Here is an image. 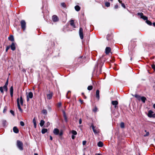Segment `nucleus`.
Returning <instances> with one entry per match:
<instances>
[{"label":"nucleus","mask_w":155,"mask_h":155,"mask_svg":"<svg viewBox=\"0 0 155 155\" xmlns=\"http://www.w3.org/2000/svg\"><path fill=\"white\" fill-rule=\"evenodd\" d=\"M17 146L18 149L21 150H23V143L22 142L19 140H18L17 141Z\"/></svg>","instance_id":"f257e3e1"},{"label":"nucleus","mask_w":155,"mask_h":155,"mask_svg":"<svg viewBox=\"0 0 155 155\" xmlns=\"http://www.w3.org/2000/svg\"><path fill=\"white\" fill-rule=\"evenodd\" d=\"M21 28L24 30L26 28V22L24 20H22L20 22Z\"/></svg>","instance_id":"f03ea898"},{"label":"nucleus","mask_w":155,"mask_h":155,"mask_svg":"<svg viewBox=\"0 0 155 155\" xmlns=\"http://www.w3.org/2000/svg\"><path fill=\"white\" fill-rule=\"evenodd\" d=\"M137 15L140 16V18L143 19L144 20H147L148 19V18L146 16L143 15V14L142 12H139L137 13Z\"/></svg>","instance_id":"7ed1b4c3"},{"label":"nucleus","mask_w":155,"mask_h":155,"mask_svg":"<svg viewBox=\"0 0 155 155\" xmlns=\"http://www.w3.org/2000/svg\"><path fill=\"white\" fill-rule=\"evenodd\" d=\"M79 35L80 38L81 39H82L84 38L83 29L82 28H80L79 30Z\"/></svg>","instance_id":"20e7f679"},{"label":"nucleus","mask_w":155,"mask_h":155,"mask_svg":"<svg viewBox=\"0 0 155 155\" xmlns=\"http://www.w3.org/2000/svg\"><path fill=\"white\" fill-rule=\"evenodd\" d=\"M33 97V94L32 92H29L27 94V101H29V98H32Z\"/></svg>","instance_id":"39448f33"},{"label":"nucleus","mask_w":155,"mask_h":155,"mask_svg":"<svg viewBox=\"0 0 155 155\" xmlns=\"http://www.w3.org/2000/svg\"><path fill=\"white\" fill-rule=\"evenodd\" d=\"M17 106H18V108L19 109V111L21 112H23V110H22L21 109V107H20V103H19V98H18L17 99Z\"/></svg>","instance_id":"423d86ee"},{"label":"nucleus","mask_w":155,"mask_h":155,"mask_svg":"<svg viewBox=\"0 0 155 155\" xmlns=\"http://www.w3.org/2000/svg\"><path fill=\"white\" fill-rule=\"evenodd\" d=\"M59 130L58 128H55L53 131L54 134L55 135H58L59 134Z\"/></svg>","instance_id":"0eeeda50"},{"label":"nucleus","mask_w":155,"mask_h":155,"mask_svg":"<svg viewBox=\"0 0 155 155\" xmlns=\"http://www.w3.org/2000/svg\"><path fill=\"white\" fill-rule=\"evenodd\" d=\"M52 18L53 21L54 22H56L58 21V17L56 15H53Z\"/></svg>","instance_id":"6e6552de"},{"label":"nucleus","mask_w":155,"mask_h":155,"mask_svg":"<svg viewBox=\"0 0 155 155\" xmlns=\"http://www.w3.org/2000/svg\"><path fill=\"white\" fill-rule=\"evenodd\" d=\"M91 127H92V129L93 130V131L95 134H97V133H98L97 131V130H96L95 129V127H94V126L93 125V124H92L91 125Z\"/></svg>","instance_id":"1a4fd4ad"},{"label":"nucleus","mask_w":155,"mask_h":155,"mask_svg":"<svg viewBox=\"0 0 155 155\" xmlns=\"http://www.w3.org/2000/svg\"><path fill=\"white\" fill-rule=\"evenodd\" d=\"M111 104L113 105L114 106L115 108H116L117 105L118 104V102L117 101H112L111 102Z\"/></svg>","instance_id":"9d476101"},{"label":"nucleus","mask_w":155,"mask_h":155,"mask_svg":"<svg viewBox=\"0 0 155 155\" xmlns=\"http://www.w3.org/2000/svg\"><path fill=\"white\" fill-rule=\"evenodd\" d=\"M111 51V48L109 47H107L105 49V53L106 54H108Z\"/></svg>","instance_id":"9b49d317"},{"label":"nucleus","mask_w":155,"mask_h":155,"mask_svg":"<svg viewBox=\"0 0 155 155\" xmlns=\"http://www.w3.org/2000/svg\"><path fill=\"white\" fill-rule=\"evenodd\" d=\"M10 47L12 51H14L15 49V44L14 42H12L11 45Z\"/></svg>","instance_id":"f8f14e48"},{"label":"nucleus","mask_w":155,"mask_h":155,"mask_svg":"<svg viewBox=\"0 0 155 155\" xmlns=\"http://www.w3.org/2000/svg\"><path fill=\"white\" fill-rule=\"evenodd\" d=\"M153 113V112L151 110H150L148 112V116L149 117H153V114H152Z\"/></svg>","instance_id":"ddd939ff"},{"label":"nucleus","mask_w":155,"mask_h":155,"mask_svg":"<svg viewBox=\"0 0 155 155\" xmlns=\"http://www.w3.org/2000/svg\"><path fill=\"white\" fill-rule=\"evenodd\" d=\"M13 132L16 134L18 133L19 132V130L16 127H14L13 128Z\"/></svg>","instance_id":"4468645a"},{"label":"nucleus","mask_w":155,"mask_h":155,"mask_svg":"<svg viewBox=\"0 0 155 155\" xmlns=\"http://www.w3.org/2000/svg\"><path fill=\"white\" fill-rule=\"evenodd\" d=\"M52 95H53L52 92L50 93L49 94H47V99L49 100L51 99L52 97Z\"/></svg>","instance_id":"2eb2a0df"},{"label":"nucleus","mask_w":155,"mask_h":155,"mask_svg":"<svg viewBox=\"0 0 155 155\" xmlns=\"http://www.w3.org/2000/svg\"><path fill=\"white\" fill-rule=\"evenodd\" d=\"M99 92L100 91L98 90H97L96 91V97L98 100H99L100 98Z\"/></svg>","instance_id":"dca6fc26"},{"label":"nucleus","mask_w":155,"mask_h":155,"mask_svg":"<svg viewBox=\"0 0 155 155\" xmlns=\"http://www.w3.org/2000/svg\"><path fill=\"white\" fill-rule=\"evenodd\" d=\"M13 86H12L10 88V95L12 97L13 96Z\"/></svg>","instance_id":"f3484780"},{"label":"nucleus","mask_w":155,"mask_h":155,"mask_svg":"<svg viewBox=\"0 0 155 155\" xmlns=\"http://www.w3.org/2000/svg\"><path fill=\"white\" fill-rule=\"evenodd\" d=\"M97 145L98 146V147H102L103 146V143H102V142L101 141H100L98 143Z\"/></svg>","instance_id":"a211bd4d"},{"label":"nucleus","mask_w":155,"mask_h":155,"mask_svg":"<svg viewBox=\"0 0 155 155\" xmlns=\"http://www.w3.org/2000/svg\"><path fill=\"white\" fill-rule=\"evenodd\" d=\"M2 124L4 127H6V121L5 120H2Z\"/></svg>","instance_id":"6ab92c4d"},{"label":"nucleus","mask_w":155,"mask_h":155,"mask_svg":"<svg viewBox=\"0 0 155 155\" xmlns=\"http://www.w3.org/2000/svg\"><path fill=\"white\" fill-rule=\"evenodd\" d=\"M74 8L75 10L77 12L79 11L80 10V7L78 5H76L75 6Z\"/></svg>","instance_id":"aec40b11"},{"label":"nucleus","mask_w":155,"mask_h":155,"mask_svg":"<svg viewBox=\"0 0 155 155\" xmlns=\"http://www.w3.org/2000/svg\"><path fill=\"white\" fill-rule=\"evenodd\" d=\"M8 39L12 41H14V38L13 35H10L9 37H8Z\"/></svg>","instance_id":"412c9836"},{"label":"nucleus","mask_w":155,"mask_h":155,"mask_svg":"<svg viewBox=\"0 0 155 155\" xmlns=\"http://www.w3.org/2000/svg\"><path fill=\"white\" fill-rule=\"evenodd\" d=\"M134 96L135 97L137 98L138 100H140V99H141V97L139 95L136 94H135Z\"/></svg>","instance_id":"4be33fe9"},{"label":"nucleus","mask_w":155,"mask_h":155,"mask_svg":"<svg viewBox=\"0 0 155 155\" xmlns=\"http://www.w3.org/2000/svg\"><path fill=\"white\" fill-rule=\"evenodd\" d=\"M146 98L144 97H142L141 98L140 100L143 103H145V101L146 100Z\"/></svg>","instance_id":"5701e85b"},{"label":"nucleus","mask_w":155,"mask_h":155,"mask_svg":"<svg viewBox=\"0 0 155 155\" xmlns=\"http://www.w3.org/2000/svg\"><path fill=\"white\" fill-rule=\"evenodd\" d=\"M45 121L43 120H41L40 123V125L41 127H42L45 124Z\"/></svg>","instance_id":"b1692460"},{"label":"nucleus","mask_w":155,"mask_h":155,"mask_svg":"<svg viewBox=\"0 0 155 155\" xmlns=\"http://www.w3.org/2000/svg\"><path fill=\"white\" fill-rule=\"evenodd\" d=\"M47 131V129L45 128H43L41 130V133L42 134H44Z\"/></svg>","instance_id":"393cba45"},{"label":"nucleus","mask_w":155,"mask_h":155,"mask_svg":"<svg viewBox=\"0 0 155 155\" xmlns=\"http://www.w3.org/2000/svg\"><path fill=\"white\" fill-rule=\"evenodd\" d=\"M70 25H71L74 28H75V25L74 24V21L73 20H72L71 21Z\"/></svg>","instance_id":"a878e982"},{"label":"nucleus","mask_w":155,"mask_h":155,"mask_svg":"<svg viewBox=\"0 0 155 155\" xmlns=\"http://www.w3.org/2000/svg\"><path fill=\"white\" fill-rule=\"evenodd\" d=\"M146 22L148 25H152V22L148 20V19L146 21Z\"/></svg>","instance_id":"bb28decb"},{"label":"nucleus","mask_w":155,"mask_h":155,"mask_svg":"<svg viewBox=\"0 0 155 155\" xmlns=\"http://www.w3.org/2000/svg\"><path fill=\"white\" fill-rule=\"evenodd\" d=\"M42 112L43 114L45 115H46L47 114V110L46 109L43 110Z\"/></svg>","instance_id":"cd10ccee"},{"label":"nucleus","mask_w":155,"mask_h":155,"mask_svg":"<svg viewBox=\"0 0 155 155\" xmlns=\"http://www.w3.org/2000/svg\"><path fill=\"white\" fill-rule=\"evenodd\" d=\"M20 102L21 105H23V100L22 97L21 96V97H20Z\"/></svg>","instance_id":"c85d7f7f"},{"label":"nucleus","mask_w":155,"mask_h":155,"mask_svg":"<svg viewBox=\"0 0 155 155\" xmlns=\"http://www.w3.org/2000/svg\"><path fill=\"white\" fill-rule=\"evenodd\" d=\"M120 127L121 128H124V123L122 122L120 123Z\"/></svg>","instance_id":"c756f323"},{"label":"nucleus","mask_w":155,"mask_h":155,"mask_svg":"<svg viewBox=\"0 0 155 155\" xmlns=\"http://www.w3.org/2000/svg\"><path fill=\"white\" fill-rule=\"evenodd\" d=\"M71 133L72 134H73V135H76L77 134V132L74 130H72V131Z\"/></svg>","instance_id":"7c9ffc66"},{"label":"nucleus","mask_w":155,"mask_h":155,"mask_svg":"<svg viewBox=\"0 0 155 155\" xmlns=\"http://www.w3.org/2000/svg\"><path fill=\"white\" fill-rule=\"evenodd\" d=\"M105 5L107 7H109L110 6V4L109 2H106L105 3Z\"/></svg>","instance_id":"2f4dec72"},{"label":"nucleus","mask_w":155,"mask_h":155,"mask_svg":"<svg viewBox=\"0 0 155 155\" xmlns=\"http://www.w3.org/2000/svg\"><path fill=\"white\" fill-rule=\"evenodd\" d=\"M93 86H89L87 87V90L89 91L91 90Z\"/></svg>","instance_id":"473e14b6"},{"label":"nucleus","mask_w":155,"mask_h":155,"mask_svg":"<svg viewBox=\"0 0 155 155\" xmlns=\"http://www.w3.org/2000/svg\"><path fill=\"white\" fill-rule=\"evenodd\" d=\"M3 89H4L5 91H8V87L7 86H4L3 87Z\"/></svg>","instance_id":"72a5a7b5"},{"label":"nucleus","mask_w":155,"mask_h":155,"mask_svg":"<svg viewBox=\"0 0 155 155\" xmlns=\"http://www.w3.org/2000/svg\"><path fill=\"white\" fill-rule=\"evenodd\" d=\"M61 5L64 8H65L66 7V5L63 2L61 3Z\"/></svg>","instance_id":"f704fd0d"},{"label":"nucleus","mask_w":155,"mask_h":155,"mask_svg":"<svg viewBox=\"0 0 155 155\" xmlns=\"http://www.w3.org/2000/svg\"><path fill=\"white\" fill-rule=\"evenodd\" d=\"M7 107L5 106L4 107V109H3V112L4 113H5L7 111Z\"/></svg>","instance_id":"c9c22d12"},{"label":"nucleus","mask_w":155,"mask_h":155,"mask_svg":"<svg viewBox=\"0 0 155 155\" xmlns=\"http://www.w3.org/2000/svg\"><path fill=\"white\" fill-rule=\"evenodd\" d=\"M0 91H1V92L2 93H4V91L3 90V87H0Z\"/></svg>","instance_id":"e433bc0d"},{"label":"nucleus","mask_w":155,"mask_h":155,"mask_svg":"<svg viewBox=\"0 0 155 155\" xmlns=\"http://www.w3.org/2000/svg\"><path fill=\"white\" fill-rule=\"evenodd\" d=\"M10 113L13 116H15V114L14 111L12 110H10Z\"/></svg>","instance_id":"4c0bfd02"},{"label":"nucleus","mask_w":155,"mask_h":155,"mask_svg":"<svg viewBox=\"0 0 155 155\" xmlns=\"http://www.w3.org/2000/svg\"><path fill=\"white\" fill-rule=\"evenodd\" d=\"M151 67L152 69L154 70L155 72V65L153 64L151 65Z\"/></svg>","instance_id":"58836bf2"},{"label":"nucleus","mask_w":155,"mask_h":155,"mask_svg":"<svg viewBox=\"0 0 155 155\" xmlns=\"http://www.w3.org/2000/svg\"><path fill=\"white\" fill-rule=\"evenodd\" d=\"M20 124L22 126H24L25 125L24 122H23L22 121H21L20 122Z\"/></svg>","instance_id":"ea45409f"},{"label":"nucleus","mask_w":155,"mask_h":155,"mask_svg":"<svg viewBox=\"0 0 155 155\" xmlns=\"http://www.w3.org/2000/svg\"><path fill=\"white\" fill-rule=\"evenodd\" d=\"M71 92V91H68L67 94H66V97L67 98H68V99H69L70 98V97H69L68 96V94L69 93H70Z\"/></svg>","instance_id":"a19ab883"},{"label":"nucleus","mask_w":155,"mask_h":155,"mask_svg":"<svg viewBox=\"0 0 155 155\" xmlns=\"http://www.w3.org/2000/svg\"><path fill=\"white\" fill-rule=\"evenodd\" d=\"M63 132L61 130L60 132H59L58 135L59 136H61L63 135Z\"/></svg>","instance_id":"79ce46f5"},{"label":"nucleus","mask_w":155,"mask_h":155,"mask_svg":"<svg viewBox=\"0 0 155 155\" xmlns=\"http://www.w3.org/2000/svg\"><path fill=\"white\" fill-rule=\"evenodd\" d=\"M8 78L7 80V81H6V82H5V84L4 85V86H8Z\"/></svg>","instance_id":"37998d69"},{"label":"nucleus","mask_w":155,"mask_h":155,"mask_svg":"<svg viewBox=\"0 0 155 155\" xmlns=\"http://www.w3.org/2000/svg\"><path fill=\"white\" fill-rule=\"evenodd\" d=\"M97 108L96 107H95L94 108V109H93V110L95 112H96L97 111Z\"/></svg>","instance_id":"c03bdc74"},{"label":"nucleus","mask_w":155,"mask_h":155,"mask_svg":"<svg viewBox=\"0 0 155 155\" xmlns=\"http://www.w3.org/2000/svg\"><path fill=\"white\" fill-rule=\"evenodd\" d=\"M33 122L34 124L36 123V119L34 117L33 120Z\"/></svg>","instance_id":"a18cd8bd"},{"label":"nucleus","mask_w":155,"mask_h":155,"mask_svg":"<svg viewBox=\"0 0 155 155\" xmlns=\"http://www.w3.org/2000/svg\"><path fill=\"white\" fill-rule=\"evenodd\" d=\"M121 4L122 6V7H123L124 8H125L126 6H125V5H124V4L123 3H122V2H121Z\"/></svg>","instance_id":"49530a36"},{"label":"nucleus","mask_w":155,"mask_h":155,"mask_svg":"<svg viewBox=\"0 0 155 155\" xmlns=\"http://www.w3.org/2000/svg\"><path fill=\"white\" fill-rule=\"evenodd\" d=\"M64 117V119L65 121L66 122H68V120H67V116H65V117Z\"/></svg>","instance_id":"de8ad7c7"},{"label":"nucleus","mask_w":155,"mask_h":155,"mask_svg":"<svg viewBox=\"0 0 155 155\" xmlns=\"http://www.w3.org/2000/svg\"><path fill=\"white\" fill-rule=\"evenodd\" d=\"M10 47L9 46H7L6 49V51H7L9 49Z\"/></svg>","instance_id":"09e8293b"},{"label":"nucleus","mask_w":155,"mask_h":155,"mask_svg":"<svg viewBox=\"0 0 155 155\" xmlns=\"http://www.w3.org/2000/svg\"><path fill=\"white\" fill-rule=\"evenodd\" d=\"M136 40V39H133V40H132L131 41V43H132L133 42V44L134 43V42Z\"/></svg>","instance_id":"8fccbe9b"},{"label":"nucleus","mask_w":155,"mask_h":155,"mask_svg":"<svg viewBox=\"0 0 155 155\" xmlns=\"http://www.w3.org/2000/svg\"><path fill=\"white\" fill-rule=\"evenodd\" d=\"M110 36V35H108L107 36V38H107V40H108V41H109V39L108 38H109Z\"/></svg>","instance_id":"3c124183"},{"label":"nucleus","mask_w":155,"mask_h":155,"mask_svg":"<svg viewBox=\"0 0 155 155\" xmlns=\"http://www.w3.org/2000/svg\"><path fill=\"white\" fill-rule=\"evenodd\" d=\"M63 117H64L66 116V114H65V111H63Z\"/></svg>","instance_id":"603ef678"},{"label":"nucleus","mask_w":155,"mask_h":155,"mask_svg":"<svg viewBox=\"0 0 155 155\" xmlns=\"http://www.w3.org/2000/svg\"><path fill=\"white\" fill-rule=\"evenodd\" d=\"M114 8L115 9H117V8H118V5H116L114 6Z\"/></svg>","instance_id":"864d4df0"},{"label":"nucleus","mask_w":155,"mask_h":155,"mask_svg":"<svg viewBox=\"0 0 155 155\" xmlns=\"http://www.w3.org/2000/svg\"><path fill=\"white\" fill-rule=\"evenodd\" d=\"M61 102H60V103H59L58 104V107H60L61 106Z\"/></svg>","instance_id":"5fc2aeb1"},{"label":"nucleus","mask_w":155,"mask_h":155,"mask_svg":"<svg viewBox=\"0 0 155 155\" xmlns=\"http://www.w3.org/2000/svg\"><path fill=\"white\" fill-rule=\"evenodd\" d=\"M86 141H83L82 143L83 145H85L86 144Z\"/></svg>","instance_id":"6e6d98bb"},{"label":"nucleus","mask_w":155,"mask_h":155,"mask_svg":"<svg viewBox=\"0 0 155 155\" xmlns=\"http://www.w3.org/2000/svg\"><path fill=\"white\" fill-rule=\"evenodd\" d=\"M82 123V120H81V119H80L79 120V124H81Z\"/></svg>","instance_id":"4d7b16f0"},{"label":"nucleus","mask_w":155,"mask_h":155,"mask_svg":"<svg viewBox=\"0 0 155 155\" xmlns=\"http://www.w3.org/2000/svg\"><path fill=\"white\" fill-rule=\"evenodd\" d=\"M71 138L72 139H74L75 138V136L74 135H72L71 136Z\"/></svg>","instance_id":"13d9d810"},{"label":"nucleus","mask_w":155,"mask_h":155,"mask_svg":"<svg viewBox=\"0 0 155 155\" xmlns=\"http://www.w3.org/2000/svg\"><path fill=\"white\" fill-rule=\"evenodd\" d=\"M149 135V133L147 132L146 134V135H144V136H148Z\"/></svg>","instance_id":"bf43d9fd"},{"label":"nucleus","mask_w":155,"mask_h":155,"mask_svg":"<svg viewBox=\"0 0 155 155\" xmlns=\"http://www.w3.org/2000/svg\"><path fill=\"white\" fill-rule=\"evenodd\" d=\"M80 102L81 103V104H82L83 102V101L81 99L79 100Z\"/></svg>","instance_id":"052dcab7"},{"label":"nucleus","mask_w":155,"mask_h":155,"mask_svg":"<svg viewBox=\"0 0 155 155\" xmlns=\"http://www.w3.org/2000/svg\"><path fill=\"white\" fill-rule=\"evenodd\" d=\"M34 124V127H35V128L36 127L37 124H36V123H35V124Z\"/></svg>","instance_id":"680f3d73"},{"label":"nucleus","mask_w":155,"mask_h":155,"mask_svg":"<svg viewBox=\"0 0 155 155\" xmlns=\"http://www.w3.org/2000/svg\"><path fill=\"white\" fill-rule=\"evenodd\" d=\"M50 139L51 140H52V139H53L52 137L51 136H50Z\"/></svg>","instance_id":"e2e57ef3"},{"label":"nucleus","mask_w":155,"mask_h":155,"mask_svg":"<svg viewBox=\"0 0 155 155\" xmlns=\"http://www.w3.org/2000/svg\"><path fill=\"white\" fill-rule=\"evenodd\" d=\"M153 117L155 118V114H153Z\"/></svg>","instance_id":"0e129e2a"},{"label":"nucleus","mask_w":155,"mask_h":155,"mask_svg":"<svg viewBox=\"0 0 155 155\" xmlns=\"http://www.w3.org/2000/svg\"><path fill=\"white\" fill-rule=\"evenodd\" d=\"M153 25L155 27V22L153 23Z\"/></svg>","instance_id":"69168bd1"},{"label":"nucleus","mask_w":155,"mask_h":155,"mask_svg":"<svg viewBox=\"0 0 155 155\" xmlns=\"http://www.w3.org/2000/svg\"><path fill=\"white\" fill-rule=\"evenodd\" d=\"M48 109H49L50 111V110H51V108L50 107H48Z\"/></svg>","instance_id":"338daca9"},{"label":"nucleus","mask_w":155,"mask_h":155,"mask_svg":"<svg viewBox=\"0 0 155 155\" xmlns=\"http://www.w3.org/2000/svg\"><path fill=\"white\" fill-rule=\"evenodd\" d=\"M153 107L155 109V104L153 105Z\"/></svg>","instance_id":"774afa93"}]
</instances>
